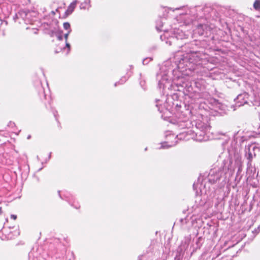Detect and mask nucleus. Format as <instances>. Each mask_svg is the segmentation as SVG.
<instances>
[{
	"label": "nucleus",
	"instance_id": "nucleus-1",
	"mask_svg": "<svg viewBox=\"0 0 260 260\" xmlns=\"http://www.w3.org/2000/svg\"><path fill=\"white\" fill-rule=\"evenodd\" d=\"M248 98V94L246 92L239 94L237 98L238 103H240L238 106H241L247 103Z\"/></svg>",
	"mask_w": 260,
	"mask_h": 260
},
{
	"label": "nucleus",
	"instance_id": "nucleus-2",
	"mask_svg": "<svg viewBox=\"0 0 260 260\" xmlns=\"http://www.w3.org/2000/svg\"><path fill=\"white\" fill-rule=\"evenodd\" d=\"M195 139L198 141H205L208 140L207 137L206 136L204 132L198 130L196 132Z\"/></svg>",
	"mask_w": 260,
	"mask_h": 260
},
{
	"label": "nucleus",
	"instance_id": "nucleus-3",
	"mask_svg": "<svg viewBox=\"0 0 260 260\" xmlns=\"http://www.w3.org/2000/svg\"><path fill=\"white\" fill-rule=\"evenodd\" d=\"M77 4V1H75L73 2L68 7L67 10L66 11L67 15H70L74 10Z\"/></svg>",
	"mask_w": 260,
	"mask_h": 260
},
{
	"label": "nucleus",
	"instance_id": "nucleus-4",
	"mask_svg": "<svg viewBox=\"0 0 260 260\" xmlns=\"http://www.w3.org/2000/svg\"><path fill=\"white\" fill-rule=\"evenodd\" d=\"M182 35H183V34L182 35H178L176 36V39L179 40V39H183L182 36ZM175 39L174 37H172V38H170L169 39H168L166 41V43L168 44L169 45H171L173 42H174V41H175Z\"/></svg>",
	"mask_w": 260,
	"mask_h": 260
},
{
	"label": "nucleus",
	"instance_id": "nucleus-5",
	"mask_svg": "<svg viewBox=\"0 0 260 260\" xmlns=\"http://www.w3.org/2000/svg\"><path fill=\"white\" fill-rule=\"evenodd\" d=\"M168 142H164L161 144V148H168L169 147L175 146L176 145V142H171L170 144H168Z\"/></svg>",
	"mask_w": 260,
	"mask_h": 260
},
{
	"label": "nucleus",
	"instance_id": "nucleus-6",
	"mask_svg": "<svg viewBox=\"0 0 260 260\" xmlns=\"http://www.w3.org/2000/svg\"><path fill=\"white\" fill-rule=\"evenodd\" d=\"M254 8L256 10H260V0H256L253 4Z\"/></svg>",
	"mask_w": 260,
	"mask_h": 260
},
{
	"label": "nucleus",
	"instance_id": "nucleus-7",
	"mask_svg": "<svg viewBox=\"0 0 260 260\" xmlns=\"http://www.w3.org/2000/svg\"><path fill=\"white\" fill-rule=\"evenodd\" d=\"M63 28L65 29H70V24L68 22H64L63 23Z\"/></svg>",
	"mask_w": 260,
	"mask_h": 260
},
{
	"label": "nucleus",
	"instance_id": "nucleus-8",
	"mask_svg": "<svg viewBox=\"0 0 260 260\" xmlns=\"http://www.w3.org/2000/svg\"><path fill=\"white\" fill-rule=\"evenodd\" d=\"M71 29H70L67 34H64V38L66 39V42L67 41L68 36L70 34V33L71 32Z\"/></svg>",
	"mask_w": 260,
	"mask_h": 260
},
{
	"label": "nucleus",
	"instance_id": "nucleus-9",
	"mask_svg": "<svg viewBox=\"0 0 260 260\" xmlns=\"http://www.w3.org/2000/svg\"><path fill=\"white\" fill-rule=\"evenodd\" d=\"M11 218L13 219L14 220H16L17 218V216L16 215H11Z\"/></svg>",
	"mask_w": 260,
	"mask_h": 260
},
{
	"label": "nucleus",
	"instance_id": "nucleus-10",
	"mask_svg": "<svg viewBox=\"0 0 260 260\" xmlns=\"http://www.w3.org/2000/svg\"><path fill=\"white\" fill-rule=\"evenodd\" d=\"M66 46L68 48V52H69L70 50V45L68 43H67V41L66 42Z\"/></svg>",
	"mask_w": 260,
	"mask_h": 260
},
{
	"label": "nucleus",
	"instance_id": "nucleus-11",
	"mask_svg": "<svg viewBox=\"0 0 260 260\" xmlns=\"http://www.w3.org/2000/svg\"><path fill=\"white\" fill-rule=\"evenodd\" d=\"M57 38H58V40H62V36H61V35L58 36L57 37Z\"/></svg>",
	"mask_w": 260,
	"mask_h": 260
},
{
	"label": "nucleus",
	"instance_id": "nucleus-12",
	"mask_svg": "<svg viewBox=\"0 0 260 260\" xmlns=\"http://www.w3.org/2000/svg\"><path fill=\"white\" fill-rule=\"evenodd\" d=\"M169 137H171V138H175V139H176V137H175L173 135H170L169 136Z\"/></svg>",
	"mask_w": 260,
	"mask_h": 260
},
{
	"label": "nucleus",
	"instance_id": "nucleus-13",
	"mask_svg": "<svg viewBox=\"0 0 260 260\" xmlns=\"http://www.w3.org/2000/svg\"><path fill=\"white\" fill-rule=\"evenodd\" d=\"M2 213V208H0V214Z\"/></svg>",
	"mask_w": 260,
	"mask_h": 260
},
{
	"label": "nucleus",
	"instance_id": "nucleus-14",
	"mask_svg": "<svg viewBox=\"0 0 260 260\" xmlns=\"http://www.w3.org/2000/svg\"><path fill=\"white\" fill-rule=\"evenodd\" d=\"M145 60H146V59H144V60H143V64H144V63H145Z\"/></svg>",
	"mask_w": 260,
	"mask_h": 260
},
{
	"label": "nucleus",
	"instance_id": "nucleus-15",
	"mask_svg": "<svg viewBox=\"0 0 260 260\" xmlns=\"http://www.w3.org/2000/svg\"><path fill=\"white\" fill-rule=\"evenodd\" d=\"M30 136H28L27 139H29V138H30Z\"/></svg>",
	"mask_w": 260,
	"mask_h": 260
}]
</instances>
